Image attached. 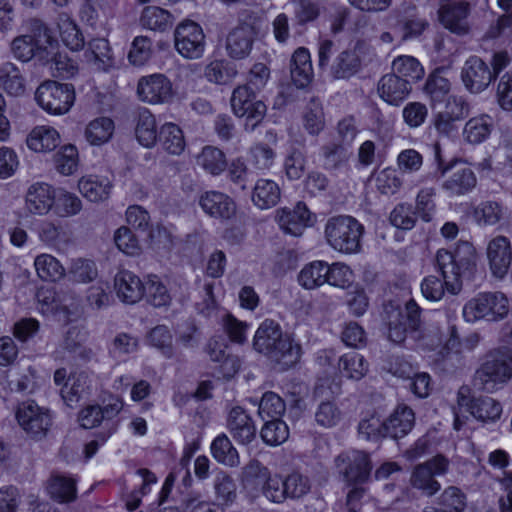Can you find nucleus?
<instances>
[{"mask_svg": "<svg viewBox=\"0 0 512 512\" xmlns=\"http://www.w3.org/2000/svg\"><path fill=\"white\" fill-rule=\"evenodd\" d=\"M338 467L344 465L341 473L347 485L366 484L369 482L373 465L370 455L361 450L354 451L352 456L341 453L336 458Z\"/></svg>", "mask_w": 512, "mask_h": 512, "instance_id": "13", "label": "nucleus"}, {"mask_svg": "<svg viewBox=\"0 0 512 512\" xmlns=\"http://www.w3.org/2000/svg\"><path fill=\"white\" fill-rule=\"evenodd\" d=\"M199 205L207 215L221 221H228L236 214L235 201L220 191H206L200 197Z\"/></svg>", "mask_w": 512, "mask_h": 512, "instance_id": "21", "label": "nucleus"}, {"mask_svg": "<svg viewBox=\"0 0 512 512\" xmlns=\"http://www.w3.org/2000/svg\"><path fill=\"white\" fill-rule=\"evenodd\" d=\"M461 79L471 93H480L494 82L490 66L479 56L472 55L464 63Z\"/></svg>", "mask_w": 512, "mask_h": 512, "instance_id": "16", "label": "nucleus"}, {"mask_svg": "<svg viewBox=\"0 0 512 512\" xmlns=\"http://www.w3.org/2000/svg\"><path fill=\"white\" fill-rule=\"evenodd\" d=\"M0 87L9 96H22L26 91V78L12 62L0 65Z\"/></svg>", "mask_w": 512, "mask_h": 512, "instance_id": "30", "label": "nucleus"}, {"mask_svg": "<svg viewBox=\"0 0 512 512\" xmlns=\"http://www.w3.org/2000/svg\"><path fill=\"white\" fill-rule=\"evenodd\" d=\"M59 143V133L50 126L33 128L27 138L28 147L35 152L53 151Z\"/></svg>", "mask_w": 512, "mask_h": 512, "instance_id": "39", "label": "nucleus"}, {"mask_svg": "<svg viewBox=\"0 0 512 512\" xmlns=\"http://www.w3.org/2000/svg\"><path fill=\"white\" fill-rule=\"evenodd\" d=\"M57 171L65 176H71L79 167V152L75 145L68 144L61 147L54 158Z\"/></svg>", "mask_w": 512, "mask_h": 512, "instance_id": "55", "label": "nucleus"}, {"mask_svg": "<svg viewBox=\"0 0 512 512\" xmlns=\"http://www.w3.org/2000/svg\"><path fill=\"white\" fill-rule=\"evenodd\" d=\"M175 49L184 58L198 59L205 51L202 27L191 20L179 23L174 31Z\"/></svg>", "mask_w": 512, "mask_h": 512, "instance_id": "11", "label": "nucleus"}, {"mask_svg": "<svg viewBox=\"0 0 512 512\" xmlns=\"http://www.w3.org/2000/svg\"><path fill=\"white\" fill-rule=\"evenodd\" d=\"M228 344L221 337H212L207 343V353L213 362L220 364L223 376L233 377L240 370L238 357L227 352Z\"/></svg>", "mask_w": 512, "mask_h": 512, "instance_id": "27", "label": "nucleus"}, {"mask_svg": "<svg viewBox=\"0 0 512 512\" xmlns=\"http://www.w3.org/2000/svg\"><path fill=\"white\" fill-rule=\"evenodd\" d=\"M364 232L363 224L349 215L333 216L325 226L328 244L344 254H355L360 251Z\"/></svg>", "mask_w": 512, "mask_h": 512, "instance_id": "4", "label": "nucleus"}, {"mask_svg": "<svg viewBox=\"0 0 512 512\" xmlns=\"http://www.w3.org/2000/svg\"><path fill=\"white\" fill-rule=\"evenodd\" d=\"M237 73L236 65L225 59L211 61L204 70L205 78L218 85L231 83Z\"/></svg>", "mask_w": 512, "mask_h": 512, "instance_id": "45", "label": "nucleus"}, {"mask_svg": "<svg viewBox=\"0 0 512 512\" xmlns=\"http://www.w3.org/2000/svg\"><path fill=\"white\" fill-rule=\"evenodd\" d=\"M147 343L157 348L161 353L170 358L173 355L172 334L166 325L153 327L146 336Z\"/></svg>", "mask_w": 512, "mask_h": 512, "instance_id": "61", "label": "nucleus"}, {"mask_svg": "<svg viewBox=\"0 0 512 512\" xmlns=\"http://www.w3.org/2000/svg\"><path fill=\"white\" fill-rule=\"evenodd\" d=\"M75 97L73 84L47 80L37 87L34 98L48 114L63 115L73 106Z\"/></svg>", "mask_w": 512, "mask_h": 512, "instance_id": "6", "label": "nucleus"}, {"mask_svg": "<svg viewBox=\"0 0 512 512\" xmlns=\"http://www.w3.org/2000/svg\"><path fill=\"white\" fill-rule=\"evenodd\" d=\"M57 41L51 30L41 20L31 23L29 34L17 36L11 43L13 56L23 62L34 60L35 63L45 66L50 63V49Z\"/></svg>", "mask_w": 512, "mask_h": 512, "instance_id": "3", "label": "nucleus"}, {"mask_svg": "<svg viewBox=\"0 0 512 512\" xmlns=\"http://www.w3.org/2000/svg\"><path fill=\"white\" fill-rule=\"evenodd\" d=\"M385 422L375 414L361 419L358 424V432L366 440L378 442L386 438Z\"/></svg>", "mask_w": 512, "mask_h": 512, "instance_id": "63", "label": "nucleus"}, {"mask_svg": "<svg viewBox=\"0 0 512 512\" xmlns=\"http://www.w3.org/2000/svg\"><path fill=\"white\" fill-rule=\"evenodd\" d=\"M153 55V42L147 36H136L128 52V60L134 66H143Z\"/></svg>", "mask_w": 512, "mask_h": 512, "instance_id": "58", "label": "nucleus"}, {"mask_svg": "<svg viewBox=\"0 0 512 512\" xmlns=\"http://www.w3.org/2000/svg\"><path fill=\"white\" fill-rule=\"evenodd\" d=\"M342 375L353 380L362 379L368 371V362L363 355L351 351L343 354L338 361Z\"/></svg>", "mask_w": 512, "mask_h": 512, "instance_id": "46", "label": "nucleus"}, {"mask_svg": "<svg viewBox=\"0 0 512 512\" xmlns=\"http://www.w3.org/2000/svg\"><path fill=\"white\" fill-rule=\"evenodd\" d=\"M360 68L359 55L355 51L345 50L338 55L332 69L335 78L348 79L358 73Z\"/></svg>", "mask_w": 512, "mask_h": 512, "instance_id": "54", "label": "nucleus"}, {"mask_svg": "<svg viewBox=\"0 0 512 512\" xmlns=\"http://www.w3.org/2000/svg\"><path fill=\"white\" fill-rule=\"evenodd\" d=\"M286 406L284 400L275 392H265L258 406V415L263 421L282 419Z\"/></svg>", "mask_w": 512, "mask_h": 512, "instance_id": "56", "label": "nucleus"}, {"mask_svg": "<svg viewBox=\"0 0 512 512\" xmlns=\"http://www.w3.org/2000/svg\"><path fill=\"white\" fill-rule=\"evenodd\" d=\"M290 76L292 84L297 89H305L312 83L314 70L308 48L299 47L294 51L290 63Z\"/></svg>", "mask_w": 512, "mask_h": 512, "instance_id": "24", "label": "nucleus"}, {"mask_svg": "<svg viewBox=\"0 0 512 512\" xmlns=\"http://www.w3.org/2000/svg\"><path fill=\"white\" fill-rule=\"evenodd\" d=\"M486 389H498L512 379V354L504 348L490 351L477 370Z\"/></svg>", "mask_w": 512, "mask_h": 512, "instance_id": "8", "label": "nucleus"}, {"mask_svg": "<svg viewBox=\"0 0 512 512\" xmlns=\"http://www.w3.org/2000/svg\"><path fill=\"white\" fill-rule=\"evenodd\" d=\"M144 288V297L152 306L160 308L170 304L171 296L169 291L157 275H148Z\"/></svg>", "mask_w": 512, "mask_h": 512, "instance_id": "51", "label": "nucleus"}, {"mask_svg": "<svg viewBox=\"0 0 512 512\" xmlns=\"http://www.w3.org/2000/svg\"><path fill=\"white\" fill-rule=\"evenodd\" d=\"M424 91L434 104L442 103L449 96L450 81L438 72H432L426 80Z\"/></svg>", "mask_w": 512, "mask_h": 512, "instance_id": "60", "label": "nucleus"}, {"mask_svg": "<svg viewBox=\"0 0 512 512\" xmlns=\"http://www.w3.org/2000/svg\"><path fill=\"white\" fill-rule=\"evenodd\" d=\"M509 300L502 292H479L463 306L462 317L465 322L474 324L479 321L498 322L507 317Z\"/></svg>", "mask_w": 512, "mask_h": 512, "instance_id": "5", "label": "nucleus"}, {"mask_svg": "<svg viewBox=\"0 0 512 512\" xmlns=\"http://www.w3.org/2000/svg\"><path fill=\"white\" fill-rule=\"evenodd\" d=\"M467 497L456 486H449L438 497V505L442 512H463L466 507Z\"/></svg>", "mask_w": 512, "mask_h": 512, "instance_id": "59", "label": "nucleus"}, {"mask_svg": "<svg viewBox=\"0 0 512 512\" xmlns=\"http://www.w3.org/2000/svg\"><path fill=\"white\" fill-rule=\"evenodd\" d=\"M329 272V264L322 260L312 261L306 264L299 273V284L305 289H315L326 284V273Z\"/></svg>", "mask_w": 512, "mask_h": 512, "instance_id": "42", "label": "nucleus"}, {"mask_svg": "<svg viewBox=\"0 0 512 512\" xmlns=\"http://www.w3.org/2000/svg\"><path fill=\"white\" fill-rule=\"evenodd\" d=\"M78 188L84 198L97 203L109 198L112 183L106 176L91 174L79 180Z\"/></svg>", "mask_w": 512, "mask_h": 512, "instance_id": "28", "label": "nucleus"}, {"mask_svg": "<svg viewBox=\"0 0 512 512\" xmlns=\"http://www.w3.org/2000/svg\"><path fill=\"white\" fill-rule=\"evenodd\" d=\"M78 479L72 474L51 473L45 490L49 498L58 504L74 502L78 496Z\"/></svg>", "mask_w": 512, "mask_h": 512, "instance_id": "19", "label": "nucleus"}, {"mask_svg": "<svg viewBox=\"0 0 512 512\" xmlns=\"http://www.w3.org/2000/svg\"><path fill=\"white\" fill-rule=\"evenodd\" d=\"M227 428L233 439L240 445L251 443L257 429L252 416L241 406L232 407L227 417Z\"/></svg>", "mask_w": 512, "mask_h": 512, "instance_id": "20", "label": "nucleus"}, {"mask_svg": "<svg viewBox=\"0 0 512 512\" xmlns=\"http://www.w3.org/2000/svg\"><path fill=\"white\" fill-rule=\"evenodd\" d=\"M114 287L117 297L127 304L137 303L145 294L144 283L139 276L126 269L117 272Z\"/></svg>", "mask_w": 512, "mask_h": 512, "instance_id": "22", "label": "nucleus"}, {"mask_svg": "<svg viewBox=\"0 0 512 512\" xmlns=\"http://www.w3.org/2000/svg\"><path fill=\"white\" fill-rule=\"evenodd\" d=\"M243 482L246 486L260 488L262 495L272 503L286 500L284 478L271 475L270 470L258 460H252L243 470Z\"/></svg>", "mask_w": 512, "mask_h": 512, "instance_id": "7", "label": "nucleus"}, {"mask_svg": "<svg viewBox=\"0 0 512 512\" xmlns=\"http://www.w3.org/2000/svg\"><path fill=\"white\" fill-rule=\"evenodd\" d=\"M53 208L51 211L59 217L76 215L82 209V202L78 196L64 189H55Z\"/></svg>", "mask_w": 512, "mask_h": 512, "instance_id": "49", "label": "nucleus"}, {"mask_svg": "<svg viewBox=\"0 0 512 512\" xmlns=\"http://www.w3.org/2000/svg\"><path fill=\"white\" fill-rule=\"evenodd\" d=\"M412 88L407 80L399 78L394 73L386 74L378 82L380 98L394 106L400 105L410 94Z\"/></svg>", "mask_w": 512, "mask_h": 512, "instance_id": "26", "label": "nucleus"}, {"mask_svg": "<svg viewBox=\"0 0 512 512\" xmlns=\"http://www.w3.org/2000/svg\"><path fill=\"white\" fill-rule=\"evenodd\" d=\"M250 161L257 170H269L276 157L275 151L266 143H256L249 151Z\"/></svg>", "mask_w": 512, "mask_h": 512, "instance_id": "64", "label": "nucleus"}, {"mask_svg": "<svg viewBox=\"0 0 512 512\" xmlns=\"http://www.w3.org/2000/svg\"><path fill=\"white\" fill-rule=\"evenodd\" d=\"M384 422L386 438L398 440L405 437L413 429L415 425V413L409 406L398 404Z\"/></svg>", "mask_w": 512, "mask_h": 512, "instance_id": "23", "label": "nucleus"}, {"mask_svg": "<svg viewBox=\"0 0 512 512\" xmlns=\"http://www.w3.org/2000/svg\"><path fill=\"white\" fill-rule=\"evenodd\" d=\"M281 198L279 185L270 179H258L252 192V201L260 209H269L278 204Z\"/></svg>", "mask_w": 512, "mask_h": 512, "instance_id": "35", "label": "nucleus"}, {"mask_svg": "<svg viewBox=\"0 0 512 512\" xmlns=\"http://www.w3.org/2000/svg\"><path fill=\"white\" fill-rule=\"evenodd\" d=\"M493 127V120L487 114L472 117L464 126L463 138L469 144H481L490 137Z\"/></svg>", "mask_w": 512, "mask_h": 512, "instance_id": "34", "label": "nucleus"}, {"mask_svg": "<svg viewBox=\"0 0 512 512\" xmlns=\"http://www.w3.org/2000/svg\"><path fill=\"white\" fill-rule=\"evenodd\" d=\"M471 12L470 4L465 0L442 2L438 10L439 22L451 33L465 35L469 32L467 18Z\"/></svg>", "mask_w": 512, "mask_h": 512, "instance_id": "15", "label": "nucleus"}, {"mask_svg": "<svg viewBox=\"0 0 512 512\" xmlns=\"http://www.w3.org/2000/svg\"><path fill=\"white\" fill-rule=\"evenodd\" d=\"M137 95L141 101L149 104L167 103L173 97L172 83L160 73L141 77L137 84Z\"/></svg>", "mask_w": 512, "mask_h": 512, "instance_id": "14", "label": "nucleus"}, {"mask_svg": "<svg viewBox=\"0 0 512 512\" xmlns=\"http://www.w3.org/2000/svg\"><path fill=\"white\" fill-rule=\"evenodd\" d=\"M98 270L93 260L85 258L73 259L68 270V277L76 283H90L96 279Z\"/></svg>", "mask_w": 512, "mask_h": 512, "instance_id": "57", "label": "nucleus"}, {"mask_svg": "<svg viewBox=\"0 0 512 512\" xmlns=\"http://www.w3.org/2000/svg\"><path fill=\"white\" fill-rule=\"evenodd\" d=\"M15 417L19 426L33 439L46 436L52 424L49 410L40 407L35 400L31 399L18 404Z\"/></svg>", "mask_w": 512, "mask_h": 512, "instance_id": "10", "label": "nucleus"}, {"mask_svg": "<svg viewBox=\"0 0 512 512\" xmlns=\"http://www.w3.org/2000/svg\"><path fill=\"white\" fill-rule=\"evenodd\" d=\"M88 376L84 372H73L69 375L64 388H61V396L65 403L72 407L77 404L85 394H88Z\"/></svg>", "mask_w": 512, "mask_h": 512, "instance_id": "43", "label": "nucleus"}, {"mask_svg": "<svg viewBox=\"0 0 512 512\" xmlns=\"http://www.w3.org/2000/svg\"><path fill=\"white\" fill-rule=\"evenodd\" d=\"M410 484L427 497H432L441 490V484L435 476L418 464L412 470Z\"/></svg>", "mask_w": 512, "mask_h": 512, "instance_id": "50", "label": "nucleus"}, {"mask_svg": "<svg viewBox=\"0 0 512 512\" xmlns=\"http://www.w3.org/2000/svg\"><path fill=\"white\" fill-rule=\"evenodd\" d=\"M478 253L468 241H458L451 249H438L435 256V275L425 276L420 284L423 297L431 302L440 301L447 291L451 295L460 293L464 281H473L477 272Z\"/></svg>", "mask_w": 512, "mask_h": 512, "instance_id": "1", "label": "nucleus"}, {"mask_svg": "<svg viewBox=\"0 0 512 512\" xmlns=\"http://www.w3.org/2000/svg\"><path fill=\"white\" fill-rule=\"evenodd\" d=\"M264 425L260 431L263 442L269 446H278L289 437V428L283 419H269L263 421Z\"/></svg>", "mask_w": 512, "mask_h": 512, "instance_id": "53", "label": "nucleus"}, {"mask_svg": "<svg viewBox=\"0 0 512 512\" xmlns=\"http://www.w3.org/2000/svg\"><path fill=\"white\" fill-rule=\"evenodd\" d=\"M58 29L63 44L71 51H80L85 45L84 35L78 26L68 14L59 15Z\"/></svg>", "mask_w": 512, "mask_h": 512, "instance_id": "37", "label": "nucleus"}, {"mask_svg": "<svg viewBox=\"0 0 512 512\" xmlns=\"http://www.w3.org/2000/svg\"><path fill=\"white\" fill-rule=\"evenodd\" d=\"M173 22V15L168 10L158 6L145 7L140 16L142 27L152 31H168L172 28Z\"/></svg>", "mask_w": 512, "mask_h": 512, "instance_id": "38", "label": "nucleus"}, {"mask_svg": "<svg viewBox=\"0 0 512 512\" xmlns=\"http://www.w3.org/2000/svg\"><path fill=\"white\" fill-rule=\"evenodd\" d=\"M210 449L212 457L218 463L234 466L239 461L237 450L225 434L218 435L212 441Z\"/></svg>", "mask_w": 512, "mask_h": 512, "instance_id": "52", "label": "nucleus"}, {"mask_svg": "<svg viewBox=\"0 0 512 512\" xmlns=\"http://www.w3.org/2000/svg\"><path fill=\"white\" fill-rule=\"evenodd\" d=\"M258 93L249 85H238L230 99L234 115L245 118L247 125L251 123L253 128L263 120L267 111L265 103L258 99Z\"/></svg>", "mask_w": 512, "mask_h": 512, "instance_id": "9", "label": "nucleus"}, {"mask_svg": "<svg viewBox=\"0 0 512 512\" xmlns=\"http://www.w3.org/2000/svg\"><path fill=\"white\" fill-rule=\"evenodd\" d=\"M468 408L471 415L483 423L497 422L503 410L500 402L488 396L472 398Z\"/></svg>", "mask_w": 512, "mask_h": 512, "instance_id": "32", "label": "nucleus"}, {"mask_svg": "<svg viewBox=\"0 0 512 512\" xmlns=\"http://www.w3.org/2000/svg\"><path fill=\"white\" fill-rule=\"evenodd\" d=\"M253 347L287 369L295 366L302 354V348L293 336L284 333L280 324L271 319H265L257 328Z\"/></svg>", "mask_w": 512, "mask_h": 512, "instance_id": "2", "label": "nucleus"}, {"mask_svg": "<svg viewBox=\"0 0 512 512\" xmlns=\"http://www.w3.org/2000/svg\"><path fill=\"white\" fill-rule=\"evenodd\" d=\"M477 184L474 171L463 167L455 171L444 183L443 188L451 195H465L471 192Z\"/></svg>", "mask_w": 512, "mask_h": 512, "instance_id": "41", "label": "nucleus"}, {"mask_svg": "<svg viewBox=\"0 0 512 512\" xmlns=\"http://www.w3.org/2000/svg\"><path fill=\"white\" fill-rule=\"evenodd\" d=\"M34 266L38 277L43 281L56 282L65 275L61 262L50 254H40L35 258Z\"/></svg>", "mask_w": 512, "mask_h": 512, "instance_id": "47", "label": "nucleus"}, {"mask_svg": "<svg viewBox=\"0 0 512 512\" xmlns=\"http://www.w3.org/2000/svg\"><path fill=\"white\" fill-rule=\"evenodd\" d=\"M278 217L280 228L292 236L302 235L313 225V214L303 201H298L292 209L282 208Z\"/></svg>", "mask_w": 512, "mask_h": 512, "instance_id": "18", "label": "nucleus"}, {"mask_svg": "<svg viewBox=\"0 0 512 512\" xmlns=\"http://www.w3.org/2000/svg\"><path fill=\"white\" fill-rule=\"evenodd\" d=\"M253 36L245 28L238 27L233 29L226 38V50L230 58L241 60L246 58L253 46Z\"/></svg>", "mask_w": 512, "mask_h": 512, "instance_id": "33", "label": "nucleus"}, {"mask_svg": "<svg viewBox=\"0 0 512 512\" xmlns=\"http://www.w3.org/2000/svg\"><path fill=\"white\" fill-rule=\"evenodd\" d=\"M421 312V307L414 299L408 300L403 309H398L396 318L389 322V339L396 344L404 343L409 334L419 330Z\"/></svg>", "mask_w": 512, "mask_h": 512, "instance_id": "12", "label": "nucleus"}, {"mask_svg": "<svg viewBox=\"0 0 512 512\" xmlns=\"http://www.w3.org/2000/svg\"><path fill=\"white\" fill-rule=\"evenodd\" d=\"M197 164L212 176L221 175L227 168L225 153L215 146H204L197 156Z\"/></svg>", "mask_w": 512, "mask_h": 512, "instance_id": "40", "label": "nucleus"}, {"mask_svg": "<svg viewBox=\"0 0 512 512\" xmlns=\"http://www.w3.org/2000/svg\"><path fill=\"white\" fill-rule=\"evenodd\" d=\"M392 69L396 76L407 80L411 87L424 76L423 66L412 56H399L393 61Z\"/></svg>", "mask_w": 512, "mask_h": 512, "instance_id": "44", "label": "nucleus"}, {"mask_svg": "<svg viewBox=\"0 0 512 512\" xmlns=\"http://www.w3.org/2000/svg\"><path fill=\"white\" fill-rule=\"evenodd\" d=\"M390 224L395 228L394 239L397 242L404 240L407 231L412 230L416 224V212L412 205L397 204L390 213Z\"/></svg>", "mask_w": 512, "mask_h": 512, "instance_id": "31", "label": "nucleus"}, {"mask_svg": "<svg viewBox=\"0 0 512 512\" xmlns=\"http://www.w3.org/2000/svg\"><path fill=\"white\" fill-rule=\"evenodd\" d=\"M158 132L155 116L148 111L141 113L135 128L139 144L146 148L153 147L157 143Z\"/></svg>", "mask_w": 512, "mask_h": 512, "instance_id": "48", "label": "nucleus"}, {"mask_svg": "<svg viewBox=\"0 0 512 512\" xmlns=\"http://www.w3.org/2000/svg\"><path fill=\"white\" fill-rule=\"evenodd\" d=\"M156 144H158L161 149L168 154H182L186 147L183 130L175 123H164L159 129Z\"/></svg>", "mask_w": 512, "mask_h": 512, "instance_id": "29", "label": "nucleus"}, {"mask_svg": "<svg viewBox=\"0 0 512 512\" xmlns=\"http://www.w3.org/2000/svg\"><path fill=\"white\" fill-rule=\"evenodd\" d=\"M487 258L492 275L503 279L511 266L512 247L510 240L502 235L491 239L487 246Z\"/></svg>", "mask_w": 512, "mask_h": 512, "instance_id": "17", "label": "nucleus"}, {"mask_svg": "<svg viewBox=\"0 0 512 512\" xmlns=\"http://www.w3.org/2000/svg\"><path fill=\"white\" fill-rule=\"evenodd\" d=\"M115 123L110 117L100 116L91 120L85 128V139L92 146H101L112 138Z\"/></svg>", "mask_w": 512, "mask_h": 512, "instance_id": "36", "label": "nucleus"}, {"mask_svg": "<svg viewBox=\"0 0 512 512\" xmlns=\"http://www.w3.org/2000/svg\"><path fill=\"white\" fill-rule=\"evenodd\" d=\"M55 188L45 182L33 183L26 194L28 211L36 215H45L53 208Z\"/></svg>", "mask_w": 512, "mask_h": 512, "instance_id": "25", "label": "nucleus"}, {"mask_svg": "<svg viewBox=\"0 0 512 512\" xmlns=\"http://www.w3.org/2000/svg\"><path fill=\"white\" fill-rule=\"evenodd\" d=\"M114 243L118 250L127 256H137L142 250L138 237L126 226H121L115 231Z\"/></svg>", "mask_w": 512, "mask_h": 512, "instance_id": "62", "label": "nucleus"}]
</instances>
